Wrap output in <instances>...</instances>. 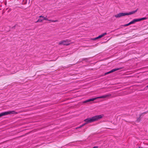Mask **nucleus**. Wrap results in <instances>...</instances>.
<instances>
[{
  "label": "nucleus",
  "instance_id": "obj_6",
  "mask_svg": "<svg viewBox=\"0 0 148 148\" xmlns=\"http://www.w3.org/2000/svg\"><path fill=\"white\" fill-rule=\"evenodd\" d=\"M121 69L122 68H116L112 70H111L110 71L108 72L105 73V75H106L108 74L111 73L112 72H114L116 71Z\"/></svg>",
  "mask_w": 148,
  "mask_h": 148
},
{
  "label": "nucleus",
  "instance_id": "obj_16",
  "mask_svg": "<svg viewBox=\"0 0 148 148\" xmlns=\"http://www.w3.org/2000/svg\"><path fill=\"white\" fill-rule=\"evenodd\" d=\"M124 26L126 27L129 26L128 24H127L124 25Z\"/></svg>",
  "mask_w": 148,
  "mask_h": 148
},
{
  "label": "nucleus",
  "instance_id": "obj_5",
  "mask_svg": "<svg viewBox=\"0 0 148 148\" xmlns=\"http://www.w3.org/2000/svg\"><path fill=\"white\" fill-rule=\"evenodd\" d=\"M46 17H44L43 16H39V17L40 18H39L37 21L36 22V23L37 22H42V21L44 20H48V19Z\"/></svg>",
  "mask_w": 148,
  "mask_h": 148
},
{
  "label": "nucleus",
  "instance_id": "obj_8",
  "mask_svg": "<svg viewBox=\"0 0 148 148\" xmlns=\"http://www.w3.org/2000/svg\"><path fill=\"white\" fill-rule=\"evenodd\" d=\"M107 34L106 33V32L102 34L99 36L97 37H96L95 38H94L93 39V40H96V39H99V38H100L103 37V36H104L105 35H106Z\"/></svg>",
  "mask_w": 148,
  "mask_h": 148
},
{
  "label": "nucleus",
  "instance_id": "obj_17",
  "mask_svg": "<svg viewBox=\"0 0 148 148\" xmlns=\"http://www.w3.org/2000/svg\"><path fill=\"white\" fill-rule=\"evenodd\" d=\"M92 148H98V147L97 146H95Z\"/></svg>",
  "mask_w": 148,
  "mask_h": 148
},
{
  "label": "nucleus",
  "instance_id": "obj_13",
  "mask_svg": "<svg viewBox=\"0 0 148 148\" xmlns=\"http://www.w3.org/2000/svg\"><path fill=\"white\" fill-rule=\"evenodd\" d=\"M137 22L136 19H133L132 21H131L130 22L131 24H133L135 23L136 22Z\"/></svg>",
  "mask_w": 148,
  "mask_h": 148
},
{
  "label": "nucleus",
  "instance_id": "obj_7",
  "mask_svg": "<svg viewBox=\"0 0 148 148\" xmlns=\"http://www.w3.org/2000/svg\"><path fill=\"white\" fill-rule=\"evenodd\" d=\"M126 15V13H120L114 16L116 18H120L121 16Z\"/></svg>",
  "mask_w": 148,
  "mask_h": 148
},
{
  "label": "nucleus",
  "instance_id": "obj_15",
  "mask_svg": "<svg viewBox=\"0 0 148 148\" xmlns=\"http://www.w3.org/2000/svg\"><path fill=\"white\" fill-rule=\"evenodd\" d=\"M58 21V20H56L55 21L52 20V21H51V22H57Z\"/></svg>",
  "mask_w": 148,
  "mask_h": 148
},
{
  "label": "nucleus",
  "instance_id": "obj_14",
  "mask_svg": "<svg viewBox=\"0 0 148 148\" xmlns=\"http://www.w3.org/2000/svg\"><path fill=\"white\" fill-rule=\"evenodd\" d=\"M86 124V123H84V124H83L82 125H80V126L76 128V129L80 128L82 127H83V126H84Z\"/></svg>",
  "mask_w": 148,
  "mask_h": 148
},
{
  "label": "nucleus",
  "instance_id": "obj_18",
  "mask_svg": "<svg viewBox=\"0 0 148 148\" xmlns=\"http://www.w3.org/2000/svg\"><path fill=\"white\" fill-rule=\"evenodd\" d=\"M128 25H130L131 24L130 22L129 23H128Z\"/></svg>",
  "mask_w": 148,
  "mask_h": 148
},
{
  "label": "nucleus",
  "instance_id": "obj_12",
  "mask_svg": "<svg viewBox=\"0 0 148 148\" xmlns=\"http://www.w3.org/2000/svg\"><path fill=\"white\" fill-rule=\"evenodd\" d=\"M147 18L146 17H143L140 18L136 19L137 22L139 21L142 20L146 19Z\"/></svg>",
  "mask_w": 148,
  "mask_h": 148
},
{
  "label": "nucleus",
  "instance_id": "obj_10",
  "mask_svg": "<svg viewBox=\"0 0 148 148\" xmlns=\"http://www.w3.org/2000/svg\"><path fill=\"white\" fill-rule=\"evenodd\" d=\"M138 10V9H137L136 10L133 11L132 12H129V13H126V15H131L132 14H133L135 13Z\"/></svg>",
  "mask_w": 148,
  "mask_h": 148
},
{
  "label": "nucleus",
  "instance_id": "obj_1",
  "mask_svg": "<svg viewBox=\"0 0 148 148\" xmlns=\"http://www.w3.org/2000/svg\"><path fill=\"white\" fill-rule=\"evenodd\" d=\"M103 116V114L96 115L91 118L86 119L84 120V121L86 122L85 123L86 124L97 121L102 118Z\"/></svg>",
  "mask_w": 148,
  "mask_h": 148
},
{
  "label": "nucleus",
  "instance_id": "obj_3",
  "mask_svg": "<svg viewBox=\"0 0 148 148\" xmlns=\"http://www.w3.org/2000/svg\"><path fill=\"white\" fill-rule=\"evenodd\" d=\"M18 113L14 111H9L7 112H2L0 114V117L7 115L9 114H16Z\"/></svg>",
  "mask_w": 148,
  "mask_h": 148
},
{
  "label": "nucleus",
  "instance_id": "obj_20",
  "mask_svg": "<svg viewBox=\"0 0 148 148\" xmlns=\"http://www.w3.org/2000/svg\"><path fill=\"white\" fill-rule=\"evenodd\" d=\"M147 87L148 88V85L147 86Z\"/></svg>",
  "mask_w": 148,
  "mask_h": 148
},
{
  "label": "nucleus",
  "instance_id": "obj_11",
  "mask_svg": "<svg viewBox=\"0 0 148 148\" xmlns=\"http://www.w3.org/2000/svg\"><path fill=\"white\" fill-rule=\"evenodd\" d=\"M147 113V112H145L141 114H140V115L139 117V118H137V120L136 121V122H140V117H141V115H143L144 114H146Z\"/></svg>",
  "mask_w": 148,
  "mask_h": 148
},
{
  "label": "nucleus",
  "instance_id": "obj_19",
  "mask_svg": "<svg viewBox=\"0 0 148 148\" xmlns=\"http://www.w3.org/2000/svg\"><path fill=\"white\" fill-rule=\"evenodd\" d=\"M48 21H50V22H51V21H52V20H48Z\"/></svg>",
  "mask_w": 148,
  "mask_h": 148
},
{
  "label": "nucleus",
  "instance_id": "obj_2",
  "mask_svg": "<svg viewBox=\"0 0 148 148\" xmlns=\"http://www.w3.org/2000/svg\"><path fill=\"white\" fill-rule=\"evenodd\" d=\"M113 97L112 96V95L111 94H109L105 95H104L101 96L100 97H98L88 99L87 100L84 101L83 102V103H86L88 102H89L91 101H93L97 99H100V98L109 99V98H112Z\"/></svg>",
  "mask_w": 148,
  "mask_h": 148
},
{
  "label": "nucleus",
  "instance_id": "obj_4",
  "mask_svg": "<svg viewBox=\"0 0 148 148\" xmlns=\"http://www.w3.org/2000/svg\"><path fill=\"white\" fill-rule=\"evenodd\" d=\"M70 41L68 39H66L60 41L59 42V45H68L70 44Z\"/></svg>",
  "mask_w": 148,
  "mask_h": 148
},
{
  "label": "nucleus",
  "instance_id": "obj_9",
  "mask_svg": "<svg viewBox=\"0 0 148 148\" xmlns=\"http://www.w3.org/2000/svg\"><path fill=\"white\" fill-rule=\"evenodd\" d=\"M107 34L106 33V32L102 34L99 36L97 37H96L95 38H94L93 39V40H96V39H99V38H100L103 37V36H104L105 35H106Z\"/></svg>",
  "mask_w": 148,
  "mask_h": 148
}]
</instances>
